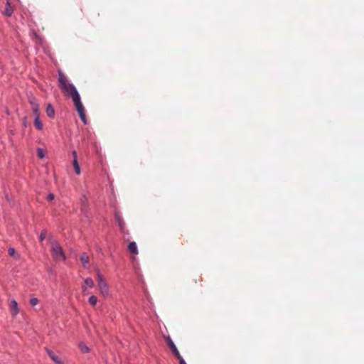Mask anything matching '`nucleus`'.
Wrapping results in <instances>:
<instances>
[{"mask_svg": "<svg viewBox=\"0 0 364 364\" xmlns=\"http://www.w3.org/2000/svg\"><path fill=\"white\" fill-rule=\"evenodd\" d=\"M58 81L63 91L71 97L78 114L84 113L85 108L77 88L73 83L68 82L67 78L61 71H58Z\"/></svg>", "mask_w": 364, "mask_h": 364, "instance_id": "nucleus-1", "label": "nucleus"}, {"mask_svg": "<svg viewBox=\"0 0 364 364\" xmlns=\"http://www.w3.org/2000/svg\"><path fill=\"white\" fill-rule=\"evenodd\" d=\"M48 240L51 243V253L54 259L56 260L62 259L65 261L66 259V256L58 241L52 236L48 237Z\"/></svg>", "mask_w": 364, "mask_h": 364, "instance_id": "nucleus-2", "label": "nucleus"}, {"mask_svg": "<svg viewBox=\"0 0 364 364\" xmlns=\"http://www.w3.org/2000/svg\"><path fill=\"white\" fill-rule=\"evenodd\" d=\"M97 286L100 291V293L103 296L107 297L109 293L107 283L105 278L103 277L102 274L99 271L97 272Z\"/></svg>", "mask_w": 364, "mask_h": 364, "instance_id": "nucleus-3", "label": "nucleus"}, {"mask_svg": "<svg viewBox=\"0 0 364 364\" xmlns=\"http://www.w3.org/2000/svg\"><path fill=\"white\" fill-rule=\"evenodd\" d=\"M168 346H169L170 349L172 351V353L177 358L178 356L181 355L178 348H176L174 342L173 340L168 336L167 339Z\"/></svg>", "mask_w": 364, "mask_h": 364, "instance_id": "nucleus-4", "label": "nucleus"}, {"mask_svg": "<svg viewBox=\"0 0 364 364\" xmlns=\"http://www.w3.org/2000/svg\"><path fill=\"white\" fill-rule=\"evenodd\" d=\"M10 310L14 316H16L18 313V303L16 300H11L10 303Z\"/></svg>", "mask_w": 364, "mask_h": 364, "instance_id": "nucleus-5", "label": "nucleus"}, {"mask_svg": "<svg viewBox=\"0 0 364 364\" xmlns=\"http://www.w3.org/2000/svg\"><path fill=\"white\" fill-rule=\"evenodd\" d=\"M28 102L30 103V105L31 106V109H38V108H39L38 102L37 99L34 96L31 95L30 96H28Z\"/></svg>", "mask_w": 364, "mask_h": 364, "instance_id": "nucleus-6", "label": "nucleus"}, {"mask_svg": "<svg viewBox=\"0 0 364 364\" xmlns=\"http://www.w3.org/2000/svg\"><path fill=\"white\" fill-rule=\"evenodd\" d=\"M80 258L82 263L83 267L87 268L88 267L89 262H90L89 256L85 252H82L80 255Z\"/></svg>", "mask_w": 364, "mask_h": 364, "instance_id": "nucleus-7", "label": "nucleus"}, {"mask_svg": "<svg viewBox=\"0 0 364 364\" xmlns=\"http://www.w3.org/2000/svg\"><path fill=\"white\" fill-rule=\"evenodd\" d=\"M14 10L11 6V4L9 0L6 2V8L4 11V14L6 16H11L13 14Z\"/></svg>", "mask_w": 364, "mask_h": 364, "instance_id": "nucleus-8", "label": "nucleus"}, {"mask_svg": "<svg viewBox=\"0 0 364 364\" xmlns=\"http://www.w3.org/2000/svg\"><path fill=\"white\" fill-rule=\"evenodd\" d=\"M115 220H116V222L117 223L120 230L122 231H124V223L122 218L120 216V215L119 213H115Z\"/></svg>", "mask_w": 364, "mask_h": 364, "instance_id": "nucleus-9", "label": "nucleus"}, {"mask_svg": "<svg viewBox=\"0 0 364 364\" xmlns=\"http://www.w3.org/2000/svg\"><path fill=\"white\" fill-rule=\"evenodd\" d=\"M128 250L130 251V252L137 255L138 254V248L136 243L135 242H131L128 245Z\"/></svg>", "mask_w": 364, "mask_h": 364, "instance_id": "nucleus-10", "label": "nucleus"}, {"mask_svg": "<svg viewBox=\"0 0 364 364\" xmlns=\"http://www.w3.org/2000/svg\"><path fill=\"white\" fill-rule=\"evenodd\" d=\"M46 114L48 117L52 118L55 115V109L51 104H48L46 107Z\"/></svg>", "mask_w": 364, "mask_h": 364, "instance_id": "nucleus-11", "label": "nucleus"}, {"mask_svg": "<svg viewBox=\"0 0 364 364\" xmlns=\"http://www.w3.org/2000/svg\"><path fill=\"white\" fill-rule=\"evenodd\" d=\"M80 351L83 353H88L90 352V348L88 347L85 343L80 342L78 345Z\"/></svg>", "mask_w": 364, "mask_h": 364, "instance_id": "nucleus-12", "label": "nucleus"}, {"mask_svg": "<svg viewBox=\"0 0 364 364\" xmlns=\"http://www.w3.org/2000/svg\"><path fill=\"white\" fill-rule=\"evenodd\" d=\"M34 126L38 130H42L43 125L40 119V117H37L34 118Z\"/></svg>", "mask_w": 364, "mask_h": 364, "instance_id": "nucleus-13", "label": "nucleus"}, {"mask_svg": "<svg viewBox=\"0 0 364 364\" xmlns=\"http://www.w3.org/2000/svg\"><path fill=\"white\" fill-rule=\"evenodd\" d=\"M73 165L75 173L77 175H79L80 173V167L79 163L77 161V159H73Z\"/></svg>", "mask_w": 364, "mask_h": 364, "instance_id": "nucleus-14", "label": "nucleus"}, {"mask_svg": "<svg viewBox=\"0 0 364 364\" xmlns=\"http://www.w3.org/2000/svg\"><path fill=\"white\" fill-rule=\"evenodd\" d=\"M82 211L86 209L88 206V201L87 198L83 196L81 198Z\"/></svg>", "mask_w": 364, "mask_h": 364, "instance_id": "nucleus-15", "label": "nucleus"}, {"mask_svg": "<svg viewBox=\"0 0 364 364\" xmlns=\"http://www.w3.org/2000/svg\"><path fill=\"white\" fill-rule=\"evenodd\" d=\"M37 155L40 159H44L46 157V151L43 148L37 149Z\"/></svg>", "mask_w": 364, "mask_h": 364, "instance_id": "nucleus-16", "label": "nucleus"}, {"mask_svg": "<svg viewBox=\"0 0 364 364\" xmlns=\"http://www.w3.org/2000/svg\"><path fill=\"white\" fill-rule=\"evenodd\" d=\"M88 302L92 306H95L97 304V296H95L94 295L90 296L89 297V299H88Z\"/></svg>", "mask_w": 364, "mask_h": 364, "instance_id": "nucleus-17", "label": "nucleus"}, {"mask_svg": "<svg viewBox=\"0 0 364 364\" xmlns=\"http://www.w3.org/2000/svg\"><path fill=\"white\" fill-rule=\"evenodd\" d=\"M45 350L48 355V356L51 359L53 358L54 356L57 355L55 352L53 350H52L50 348H49L48 347H46L45 348Z\"/></svg>", "mask_w": 364, "mask_h": 364, "instance_id": "nucleus-18", "label": "nucleus"}, {"mask_svg": "<svg viewBox=\"0 0 364 364\" xmlns=\"http://www.w3.org/2000/svg\"><path fill=\"white\" fill-rule=\"evenodd\" d=\"M8 254H9V255H10L11 257H17V258L19 257V255L16 253V250L14 248H13V247H10L8 250Z\"/></svg>", "mask_w": 364, "mask_h": 364, "instance_id": "nucleus-19", "label": "nucleus"}, {"mask_svg": "<svg viewBox=\"0 0 364 364\" xmlns=\"http://www.w3.org/2000/svg\"><path fill=\"white\" fill-rule=\"evenodd\" d=\"M85 283L87 286H88L90 288L94 287V282L92 278L87 277L85 279Z\"/></svg>", "mask_w": 364, "mask_h": 364, "instance_id": "nucleus-20", "label": "nucleus"}, {"mask_svg": "<svg viewBox=\"0 0 364 364\" xmlns=\"http://www.w3.org/2000/svg\"><path fill=\"white\" fill-rule=\"evenodd\" d=\"M51 360L55 364H65L64 361L59 358L58 355L54 356Z\"/></svg>", "mask_w": 364, "mask_h": 364, "instance_id": "nucleus-21", "label": "nucleus"}, {"mask_svg": "<svg viewBox=\"0 0 364 364\" xmlns=\"http://www.w3.org/2000/svg\"><path fill=\"white\" fill-rule=\"evenodd\" d=\"M38 301H39V300L37 298L33 297L30 299L29 304L31 306H35L36 305H37L38 304Z\"/></svg>", "mask_w": 364, "mask_h": 364, "instance_id": "nucleus-22", "label": "nucleus"}, {"mask_svg": "<svg viewBox=\"0 0 364 364\" xmlns=\"http://www.w3.org/2000/svg\"><path fill=\"white\" fill-rule=\"evenodd\" d=\"M79 117L81 119V121L85 124H87V119H86V116H85V113H82V114H79Z\"/></svg>", "mask_w": 364, "mask_h": 364, "instance_id": "nucleus-23", "label": "nucleus"}, {"mask_svg": "<svg viewBox=\"0 0 364 364\" xmlns=\"http://www.w3.org/2000/svg\"><path fill=\"white\" fill-rule=\"evenodd\" d=\"M32 112H33V115H34L35 117H40V110H39V108H38V109H33Z\"/></svg>", "mask_w": 364, "mask_h": 364, "instance_id": "nucleus-24", "label": "nucleus"}, {"mask_svg": "<svg viewBox=\"0 0 364 364\" xmlns=\"http://www.w3.org/2000/svg\"><path fill=\"white\" fill-rule=\"evenodd\" d=\"M46 237V233L45 231H42L40 234V236H39V239H40V241H43L45 240Z\"/></svg>", "mask_w": 364, "mask_h": 364, "instance_id": "nucleus-25", "label": "nucleus"}, {"mask_svg": "<svg viewBox=\"0 0 364 364\" xmlns=\"http://www.w3.org/2000/svg\"><path fill=\"white\" fill-rule=\"evenodd\" d=\"M177 359L178 360L179 364H187L181 355L178 356Z\"/></svg>", "mask_w": 364, "mask_h": 364, "instance_id": "nucleus-26", "label": "nucleus"}, {"mask_svg": "<svg viewBox=\"0 0 364 364\" xmlns=\"http://www.w3.org/2000/svg\"><path fill=\"white\" fill-rule=\"evenodd\" d=\"M55 198V196L53 193H49L46 196V198L48 200H53Z\"/></svg>", "mask_w": 364, "mask_h": 364, "instance_id": "nucleus-27", "label": "nucleus"}, {"mask_svg": "<svg viewBox=\"0 0 364 364\" xmlns=\"http://www.w3.org/2000/svg\"><path fill=\"white\" fill-rule=\"evenodd\" d=\"M72 155H73V159H77V152H76V151H73V152H72Z\"/></svg>", "mask_w": 364, "mask_h": 364, "instance_id": "nucleus-28", "label": "nucleus"}, {"mask_svg": "<svg viewBox=\"0 0 364 364\" xmlns=\"http://www.w3.org/2000/svg\"><path fill=\"white\" fill-rule=\"evenodd\" d=\"M86 289H87V288H86V287H82V290H83L84 291H86Z\"/></svg>", "mask_w": 364, "mask_h": 364, "instance_id": "nucleus-29", "label": "nucleus"}, {"mask_svg": "<svg viewBox=\"0 0 364 364\" xmlns=\"http://www.w3.org/2000/svg\"><path fill=\"white\" fill-rule=\"evenodd\" d=\"M23 125L26 126V121L23 122Z\"/></svg>", "mask_w": 364, "mask_h": 364, "instance_id": "nucleus-30", "label": "nucleus"}, {"mask_svg": "<svg viewBox=\"0 0 364 364\" xmlns=\"http://www.w3.org/2000/svg\"><path fill=\"white\" fill-rule=\"evenodd\" d=\"M6 200H7L8 201H9V196H6Z\"/></svg>", "mask_w": 364, "mask_h": 364, "instance_id": "nucleus-31", "label": "nucleus"}]
</instances>
